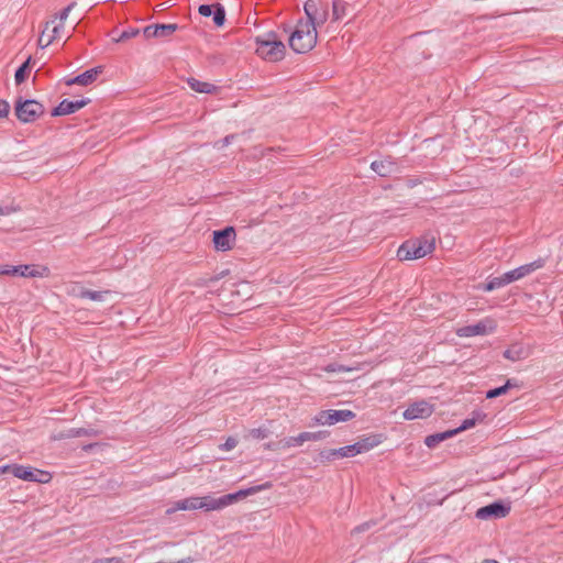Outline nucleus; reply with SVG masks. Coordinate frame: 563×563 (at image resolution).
Wrapping results in <instances>:
<instances>
[{
	"label": "nucleus",
	"instance_id": "2eb2a0df",
	"mask_svg": "<svg viewBox=\"0 0 563 563\" xmlns=\"http://www.w3.org/2000/svg\"><path fill=\"white\" fill-rule=\"evenodd\" d=\"M545 262H547L545 258L539 257L538 260H536L531 263L521 265V266L512 269L516 280H519V279L532 274L533 272L544 267Z\"/></svg>",
	"mask_w": 563,
	"mask_h": 563
},
{
	"label": "nucleus",
	"instance_id": "a19ab883",
	"mask_svg": "<svg viewBox=\"0 0 563 563\" xmlns=\"http://www.w3.org/2000/svg\"><path fill=\"white\" fill-rule=\"evenodd\" d=\"M496 288H499V287H498V284L496 282L495 277L488 279V282L485 284L478 285V289H482L484 291H493Z\"/></svg>",
	"mask_w": 563,
	"mask_h": 563
},
{
	"label": "nucleus",
	"instance_id": "7c9ffc66",
	"mask_svg": "<svg viewBox=\"0 0 563 563\" xmlns=\"http://www.w3.org/2000/svg\"><path fill=\"white\" fill-rule=\"evenodd\" d=\"M306 441H305L303 432H301L296 437L285 438L280 443H282L283 448H294V446H299V445L303 444Z\"/></svg>",
	"mask_w": 563,
	"mask_h": 563
},
{
	"label": "nucleus",
	"instance_id": "09e8293b",
	"mask_svg": "<svg viewBox=\"0 0 563 563\" xmlns=\"http://www.w3.org/2000/svg\"><path fill=\"white\" fill-rule=\"evenodd\" d=\"M372 522L367 521V522H363L361 525H358L357 527H355L353 529V532L354 533H361V532H364L366 530H368L371 527H372Z\"/></svg>",
	"mask_w": 563,
	"mask_h": 563
},
{
	"label": "nucleus",
	"instance_id": "423d86ee",
	"mask_svg": "<svg viewBox=\"0 0 563 563\" xmlns=\"http://www.w3.org/2000/svg\"><path fill=\"white\" fill-rule=\"evenodd\" d=\"M271 486H272V484L269 482H266L264 484L255 485L252 487L239 489L238 492H234V493L222 495V496H220L221 501H222V507L225 508L230 505H233L247 496L266 490V489L271 488Z\"/></svg>",
	"mask_w": 563,
	"mask_h": 563
},
{
	"label": "nucleus",
	"instance_id": "79ce46f5",
	"mask_svg": "<svg viewBox=\"0 0 563 563\" xmlns=\"http://www.w3.org/2000/svg\"><path fill=\"white\" fill-rule=\"evenodd\" d=\"M76 5L75 2H71L66 8H64L58 14L57 18L59 20V23L64 24V21L68 18L69 12L73 10V8Z\"/></svg>",
	"mask_w": 563,
	"mask_h": 563
},
{
	"label": "nucleus",
	"instance_id": "e433bc0d",
	"mask_svg": "<svg viewBox=\"0 0 563 563\" xmlns=\"http://www.w3.org/2000/svg\"><path fill=\"white\" fill-rule=\"evenodd\" d=\"M435 241L437 238L434 235L429 236V234L424 233V256L434 251Z\"/></svg>",
	"mask_w": 563,
	"mask_h": 563
},
{
	"label": "nucleus",
	"instance_id": "393cba45",
	"mask_svg": "<svg viewBox=\"0 0 563 563\" xmlns=\"http://www.w3.org/2000/svg\"><path fill=\"white\" fill-rule=\"evenodd\" d=\"M178 30V24H155L153 32L156 33L157 37H167Z\"/></svg>",
	"mask_w": 563,
	"mask_h": 563
},
{
	"label": "nucleus",
	"instance_id": "a18cd8bd",
	"mask_svg": "<svg viewBox=\"0 0 563 563\" xmlns=\"http://www.w3.org/2000/svg\"><path fill=\"white\" fill-rule=\"evenodd\" d=\"M10 111V104L5 100H0V118H7Z\"/></svg>",
	"mask_w": 563,
	"mask_h": 563
},
{
	"label": "nucleus",
	"instance_id": "ddd939ff",
	"mask_svg": "<svg viewBox=\"0 0 563 563\" xmlns=\"http://www.w3.org/2000/svg\"><path fill=\"white\" fill-rule=\"evenodd\" d=\"M371 168L380 177H389L398 170L397 164L389 158L372 162Z\"/></svg>",
	"mask_w": 563,
	"mask_h": 563
},
{
	"label": "nucleus",
	"instance_id": "6e6552de",
	"mask_svg": "<svg viewBox=\"0 0 563 563\" xmlns=\"http://www.w3.org/2000/svg\"><path fill=\"white\" fill-rule=\"evenodd\" d=\"M399 261H410L422 257V239L405 241L397 250Z\"/></svg>",
	"mask_w": 563,
	"mask_h": 563
},
{
	"label": "nucleus",
	"instance_id": "58836bf2",
	"mask_svg": "<svg viewBox=\"0 0 563 563\" xmlns=\"http://www.w3.org/2000/svg\"><path fill=\"white\" fill-rule=\"evenodd\" d=\"M269 434V430L267 428H254L250 431V435L253 438V439H256V440H263V439H266Z\"/></svg>",
	"mask_w": 563,
	"mask_h": 563
},
{
	"label": "nucleus",
	"instance_id": "13d9d810",
	"mask_svg": "<svg viewBox=\"0 0 563 563\" xmlns=\"http://www.w3.org/2000/svg\"><path fill=\"white\" fill-rule=\"evenodd\" d=\"M40 44L43 46V42H45V38H44V32L42 33L40 40H38Z\"/></svg>",
	"mask_w": 563,
	"mask_h": 563
},
{
	"label": "nucleus",
	"instance_id": "b1692460",
	"mask_svg": "<svg viewBox=\"0 0 563 563\" xmlns=\"http://www.w3.org/2000/svg\"><path fill=\"white\" fill-rule=\"evenodd\" d=\"M328 20V4L322 3L320 8L317 10L316 14L311 20H306V22H311V24L317 29V25L323 24Z\"/></svg>",
	"mask_w": 563,
	"mask_h": 563
},
{
	"label": "nucleus",
	"instance_id": "4d7b16f0",
	"mask_svg": "<svg viewBox=\"0 0 563 563\" xmlns=\"http://www.w3.org/2000/svg\"><path fill=\"white\" fill-rule=\"evenodd\" d=\"M424 416L430 415L432 412V408H428L427 404L424 402V409H423Z\"/></svg>",
	"mask_w": 563,
	"mask_h": 563
},
{
	"label": "nucleus",
	"instance_id": "9b49d317",
	"mask_svg": "<svg viewBox=\"0 0 563 563\" xmlns=\"http://www.w3.org/2000/svg\"><path fill=\"white\" fill-rule=\"evenodd\" d=\"M101 73H102V67L97 66V67L90 68L73 78L66 79L65 84L67 86H73V85L88 86V85L92 84L97 79L98 75Z\"/></svg>",
	"mask_w": 563,
	"mask_h": 563
},
{
	"label": "nucleus",
	"instance_id": "a211bd4d",
	"mask_svg": "<svg viewBox=\"0 0 563 563\" xmlns=\"http://www.w3.org/2000/svg\"><path fill=\"white\" fill-rule=\"evenodd\" d=\"M330 411V424L333 426L339 422H346L355 418V412L349 409H329Z\"/></svg>",
	"mask_w": 563,
	"mask_h": 563
},
{
	"label": "nucleus",
	"instance_id": "6e6d98bb",
	"mask_svg": "<svg viewBox=\"0 0 563 563\" xmlns=\"http://www.w3.org/2000/svg\"><path fill=\"white\" fill-rule=\"evenodd\" d=\"M504 357L507 358V360H511V361H515L516 357L512 355L511 351L510 350H506L504 352Z\"/></svg>",
	"mask_w": 563,
	"mask_h": 563
},
{
	"label": "nucleus",
	"instance_id": "c85d7f7f",
	"mask_svg": "<svg viewBox=\"0 0 563 563\" xmlns=\"http://www.w3.org/2000/svg\"><path fill=\"white\" fill-rule=\"evenodd\" d=\"M211 16H212L213 23L217 26H222L225 22L224 7L221 3L217 2L216 10L213 11V14Z\"/></svg>",
	"mask_w": 563,
	"mask_h": 563
},
{
	"label": "nucleus",
	"instance_id": "c9c22d12",
	"mask_svg": "<svg viewBox=\"0 0 563 563\" xmlns=\"http://www.w3.org/2000/svg\"><path fill=\"white\" fill-rule=\"evenodd\" d=\"M140 33V30L136 27H129L128 30H124L117 38H114L115 42H123L126 40H130L134 36H136Z\"/></svg>",
	"mask_w": 563,
	"mask_h": 563
},
{
	"label": "nucleus",
	"instance_id": "f8f14e48",
	"mask_svg": "<svg viewBox=\"0 0 563 563\" xmlns=\"http://www.w3.org/2000/svg\"><path fill=\"white\" fill-rule=\"evenodd\" d=\"M354 449L350 448V445H345L339 449H330V450H322L319 453V461L320 462H327L334 460L336 457L344 459V457H354Z\"/></svg>",
	"mask_w": 563,
	"mask_h": 563
},
{
	"label": "nucleus",
	"instance_id": "c756f323",
	"mask_svg": "<svg viewBox=\"0 0 563 563\" xmlns=\"http://www.w3.org/2000/svg\"><path fill=\"white\" fill-rule=\"evenodd\" d=\"M107 294H108V291L84 289L80 292V297L90 299L92 301H102Z\"/></svg>",
	"mask_w": 563,
	"mask_h": 563
},
{
	"label": "nucleus",
	"instance_id": "37998d69",
	"mask_svg": "<svg viewBox=\"0 0 563 563\" xmlns=\"http://www.w3.org/2000/svg\"><path fill=\"white\" fill-rule=\"evenodd\" d=\"M18 208L12 205H0V216H9L15 212Z\"/></svg>",
	"mask_w": 563,
	"mask_h": 563
},
{
	"label": "nucleus",
	"instance_id": "f03ea898",
	"mask_svg": "<svg viewBox=\"0 0 563 563\" xmlns=\"http://www.w3.org/2000/svg\"><path fill=\"white\" fill-rule=\"evenodd\" d=\"M256 54L268 62H279L286 53V45L275 32H267L255 37Z\"/></svg>",
	"mask_w": 563,
	"mask_h": 563
},
{
	"label": "nucleus",
	"instance_id": "20e7f679",
	"mask_svg": "<svg viewBox=\"0 0 563 563\" xmlns=\"http://www.w3.org/2000/svg\"><path fill=\"white\" fill-rule=\"evenodd\" d=\"M13 476L25 482L41 484L48 483L52 478L49 472L21 464H16V467H13Z\"/></svg>",
	"mask_w": 563,
	"mask_h": 563
},
{
	"label": "nucleus",
	"instance_id": "7ed1b4c3",
	"mask_svg": "<svg viewBox=\"0 0 563 563\" xmlns=\"http://www.w3.org/2000/svg\"><path fill=\"white\" fill-rule=\"evenodd\" d=\"M44 113V106L35 99L19 98L15 102L16 118L23 123H31Z\"/></svg>",
	"mask_w": 563,
	"mask_h": 563
},
{
	"label": "nucleus",
	"instance_id": "39448f33",
	"mask_svg": "<svg viewBox=\"0 0 563 563\" xmlns=\"http://www.w3.org/2000/svg\"><path fill=\"white\" fill-rule=\"evenodd\" d=\"M497 328L496 321L492 318H485L476 324L457 328L455 333L460 338H470L475 335H486L493 333Z\"/></svg>",
	"mask_w": 563,
	"mask_h": 563
},
{
	"label": "nucleus",
	"instance_id": "603ef678",
	"mask_svg": "<svg viewBox=\"0 0 563 563\" xmlns=\"http://www.w3.org/2000/svg\"><path fill=\"white\" fill-rule=\"evenodd\" d=\"M236 440L233 439V438H229L223 444H222V448L225 450V451H230L232 449H234L236 446Z\"/></svg>",
	"mask_w": 563,
	"mask_h": 563
},
{
	"label": "nucleus",
	"instance_id": "cd10ccee",
	"mask_svg": "<svg viewBox=\"0 0 563 563\" xmlns=\"http://www.w3.org/2000/svg\"><path fill=\"white\" fill-rule=\"evenodd\" d=\"M321 4V0H307L305 2L303 11L307 15V20H311L313 18Z\"/></svg>",
	"mask_w": 563,
	"mask_h": 563
},
{
	"label": "nucleus",
	"instance_id": "6ab92c4d",
	"mask_svg": "<svg viewBox=\"0 0 563 563\" xmlns=\"http://www.w3.org/2000/svg\"><path fill=\"white\" fill-rule=\"evenodd\" d=\"M201 498V509L205 510V511H213V510H221L223 509L222 507V501H221V498L220 497H213V496H203V497H200Z\"/></svg>",
	"mask_w": 563,
	"mask_h": 563
},
{
	"label": "nucleus",
	"instance_id": "ea45409f",
	"mask_svg": "<svg viewBox=\"0 0 563 563\" xmlns=\"http://www.w3.org/2000/svg\"><path fill=\"white\" fill-rule=\"evenodd\" d=\"M216 10V3L213 4H200L198 8V12L202 16H211L213 14V11Z\"/></svg>",
	"mask_w": 563,
	"mask_h": 563
},
{
	"label": "nucleus",
	"instance_id": "0eeeda50",
	"mask_svg": "<svg viewBox=\"0 0 563 563\" xmlns=\"http://www.w3.org/2000/svg\"><path fill=\"white\" fill-rule=\"evenodd\" d=\"M212 235L214 249L219 252H227L232 249L236 233L233 227H225L221 230L213 231Z\"/></svg>",
	"mask_w": 563,
	"mask_h": 563
},
{
	"label": "nucleus",
	"instance_id": "9d476101",
	"mask_svg": "<svg viewBox=\"0 0 563 563\" xmlns=\"http://www.w3.org/2000/svg\"><path fill=\"white\" fill-rule=\"evenodd\" d=\"M88 103H90L89 98H82L79 100H68L63 99L53 110L52 115L53 117H62V115H68L77 112L78 110L86 107Z\"/></svg>",
	"mask_w": 563,
	"mask_h": 563
},
{
	"label": "nucleus",
	"instance_id": "f704fd0d",
	"mask_svg": "<svg viewBox=\"0 0 563 563\" xmlns=\"http://www.w3.org/2000/svg\"><path fill=\"white\" fill-rule=\"evenodd\" d=\"M495 278H496V282H497L499 288L504 287V286H506L508 284H511L514 282H517L512 271H509V272L503 274L501 276H498V277H495Z\"/></svg>",
	"mask_w": 563,
	"mask_h": 563
},
{
	"label": "nucleus",
	"instance_id": "2f4dec72",
	"mask_svg": "<svg viewBox=\"0 0 563 563\" xmlns=\"http://www.w3.org/2000/svg\"><path fill=\"white\" fill-rule=\"evenodd\" d=\"M329 435H330V432L327 430H320V431H316V432H309V431L303 432L306 442L307 441H313V442L321 441Z\"/></svg>",
	"mask_w": 563,
	"mask_h": 563
},
{
	"label": "nucleus",
	"instance_id": "412c9836",
	"mask_svg": "<svg viewBox=\"0 0 563 563\" xmlns=\"http://www.w3.org/2000/svg\"><path fill=\"white\" fill-rule=\"evenodd\" d=\"M12 272H14V276L21 277H40L42 274L35 269L34 265H16L12 267Z\"/></svg>",
	"mask_w": 563,
	"mask_h": 563
},
{
	"label": "nucleus",
	"instance_id": "49530a36",
	"mask_svg": "<svg viewBox=\"0 0 563 563\" xmlns=\"http://www.w3.org/2000/svg\"><path fill=\"white\" fill-rule=\"evenodd\" d=\"M63 29H64V24H62V23H59L58 25H55V26L53 27V33H54V34H53V36H49V37L47 38V41H46V43L43 45V47L48 46V45L52 43V41L56 37V35L58 34L59 30H63Z\"/></svg>",
	"mask_w": 563,
	"mask_h": 563
},
{
	"label": "nucleus",
	"instance_id": "4468645a",
	"mask_svg": "<svg viewBox=\"0 0 563 563\" xmlns=\"http://www.w3.org/2000/svg\"><path fill=\"white\" fill-rule=\"evenodd\" d=\"M380 443L379 435H368L364 437L357 442L350 444V448L354 449L355 456L365 452H368L369 450L374 449Z\"/></svg>",
	"mask_w": 563,
	"mask_h": 563
},
{
	"label": "nucleus",
	"instance_id": "052dcab7",
	"mask_svg": "<svg viewBox=\"0 0 563 563\" xmlns=\"http://www.w3.org/2000/svg\"><path fill=\"white\" fill-rule=\"evenodd\" d=\"M96 444H88V445H85L84 449L85 450H89V449H92Z\"/></svg>",
	"mask_w": 563,
	"mask_h": 563
},
{
	"label": "nucleus",
	"instance_id": "de8ad7c7",
	"mask_svg": "<svg viewBox=\"0 0 563 563\" xmlns=\"http://www.w3.org/2000/svg\"><path fill=\"white\" fill-rule=\"evenodd\" d=\"M13 467H16V463L5 464V465L0 466V475H3V474L13 475Z\"/></svg>",
	"mask_w": 563,
	"mask_h": 563
},
{
	"label": "nucleus",
	"instance_id": "4c0bfd02",
	"mask_svg": "<svg viewBox=\"0 0 563 563\" xmlns=\"http://www.w3.org/2000/svg\"><path fill=\"white\" fill-rule=\"evenodd\" d=\"M324 371L328 373H344L352 371V368L338 363H331L324 367Z\"/></svg>",
	"mask_w": 563,
	"mask_h": 563
},
{
	"label": "nucleus",
	"instance_id": "c03bdc74",
	"mask_svg": "<svg viewBox=\"0 0 563 563\" xmlns=\"http://www.w3.org/2000/svg\"><path fill=\"white\" fill-rule=\"evenodd\" d=\"M91 563H122L121 558L112 556V558H99L93 560Z\"/></svg>",
	"mask_w": 563,
	"mask_h": 563
},
{
	"label": "nucleus",
	"instance_id": "864d4df0",
	"mask_svg": "<svg viewBox=\"0 0 563 563\" xmlns=\"http://www.w3.org/2000/svg\"><path fill=\"white\" fill-rule=\"evenodd\" d=\"M235 139V135L234 134H229L227 136H224L221 141H219V143H221V146H228L229 144L232 143V141Z\"/></svg>",
	"mask_w": 563,
	"mask_h": 563
},
{
	"label": "nucleus",
	"instance_id": "72a5a7b5",
	"mask_svg": "<svg viewBox=\"0 0 563 563\" xmlns=\"http://www.w3.org/2000/svg\"><path fill=\"white\" fill-rule=\"evenodd\" d=\"M330 411L329 409L327 410H321L319 411L313 418H312V421L314 424H319V426H331L330 424Z\"/></svg>",
	"mask_w": 563,
	"mask_h": 563
},
{
	"label": "nucleus",
	"instance_id": "8fccbe9b",
	"mask_svg": "<svg viewBox=\"0 0 563 563\" xmlns=\"http://www.w3.org/2000/svg\"><path fill=\"white\" fill-rule=\"evenodd\" d=\"M155 24L147 25L143 29V34L146 38L157 37L156 33L153 32Z\"/></svg>",
	"mask_w": 563,
	"mask_h": 563
},
{
	"label": "nucleus",
	"instance_id": "a878e982",
	"mask_svg": "<svg viewBox=\"0 0 563 563\" xmlns=\"http://www.w3.org/2000/svg\"><path fill=\"white\" fill-rule=\"evenodd\" d=\"M31 59V56H29V58L24 63H22L15 70L14 79L16 85L22 84L26 79L27 74L30 71Z\"/></svg>",
	"mask_w": 563,
	"mask_h": 563
},
{
	"label": "nucleus",
	"instance_id": "473e14b6",
	"mask_svg": "<svg viewBox=\"0 0 563 563\" xmlns=\"http://www.w3.org/2000/svg\"><path fill=\"white\" fill-rule=\"evenodd\" d=\"M344 10V3L342 0H332V14L334 21L343 18L345 13Z\"/></svg>",
	"mask_w": 563,
	"mask_h": 563
},
{
	"label": "nucleus",
	"instance_id": "4be33fe9",
	"mask_svg": "<svg viewBox=\"0 0 563 563\" xmlns=\"http://www.w3.org/2000/svg\"><path fill=\"white\" fill-rule=\"evenodd\" d=\"M512 387H519V385L517 384V382L515 379H507L505 385L497 387V388L489 389L486 393V398L493 399V398L499 397V396L506 394Z\"/></svg>",
	"mask_w": 563,
	"mask_h": 563
},
{
	"label": "nucleus",
	"instance_id": "5fc2aeb1",
	"mask_svg": "<svg viewBox=\"0 0 563 563\" xmlns=\"http://www.w3.org/2000/svg\"><path fill=\"white\" fill-rule=\"evenodd\" d=\"M12 267L11 265H3V266H0V274L1 275H13L14 276V272H12Z\"/></svg>",
	"mask_w": 563,
	"mask_h": 563
},
{
	"label": "nucleus",
	"instance_id": "1a4fd4ad",
	"mask_svg": "<svg viewBox=\"0 0 563 563\" xmlns=\"http://www.w3.org/2000/svg\"><path fill=\"white\" fill-rule=\"evenodd\" d=\"M509 511L510 506L505 505L501 501H495L477 509L476 517L483 520L489 518H504L509 514Z\"/></svg>",
	"mask_w": 563,
	"mask_h": 563
},
{
	"label": "nucleus",
	"instance_id": "3c124183",
	"mask_svg": "<svg viewBox=\"0 0 563 563\" xmlns=\"http://www.w3.org/2000/svg\"><path fill=\"white\" fill-rule=\"evenodd\" d=\"M475 424V421L473 419H466L463 421V423L461 424V427L456 428L455 430H457V433L463 431V430H466L468 428H472L474 427Z\"/></svg>",
	"mask_w": 563,
	"mask_h": 563
},
{
	"label": "nucleus",
	"instance_id": "aec40b11",
	"mask_svg": "<svg viewBox=\"0 0 563 563\" xmlns=\"http://www.w3.org/2000/svg\"><path fill=\"white\" fill-rule=\"evenodd\" d=\"M201 498L197 496H191L176 503V508L179 510H197L201 509Z\"/></svg>",
	"mask_w": 563,
	"mask_h": 563
},
{
	"label": "nucleus",
	"instance_id": "f257e3e1",
	"mask_svg": "<svg viewBox=\"0 0 563 563\" xmlns=\"http://www.w3.org/2000/svg\"><path fill=\"white\" fill-rule=\"evenodd\" d=\"M317 37V29L311 22L299 20L296 29L289 36V46L295 53L305 54L316 46Z\"/></svg>",
	"mask_w": 563,
	"mask_h": 563
},
{
	"label": "nucleus",
	"instance_id": "bf43d9fd",
	"mask_svg": "<svg viewBox=\"0 0 563 563\" xmlns=\"http://www.w3.org/2000/svg\"><path fill=\"white\" fill-rule=\"evenodd\" d=\"M483 563H499L496 560H484Z\"/></svg>",
	"mask_w": 563,
	"mask_h": 563
},
{
	"label": "nucleus",
	"instance_id": "bb28decb",
	"mask_svg": "<svg viewBox=\"0 0 563 563\" xmlns=\"http://www.w3.org/2000/svg\"><path fill=\"white\" fill-rule=\"evenodd\" d=\"M99 434V431L92 428H71L68 431L69 438H77V437H97Z\"/></svg>",
	"mask_w": 563,
	"mask_h": 563
},
{
	"label": "nucleus",
	"instance_id": "5701e85b",
	"mask_svg": "<svg viewBox=\"0 0 563 563\" xmlns=\"http://www.w3.org/2000/svg\"><path fill=\"white\" fill-rule=\"evenodd\" d=\"M406 420H413L422 417V400L415 401L402 413Z\"/></svg>",
	"mask_w": 563,
	"mask_h": 563
},
{
	"label": "nucleus",
	"instance_id": "f3484780",
	"mask_svg": "<svg viewBox=\"0 0 563 563\" xmlns=\"http://www.w3.org/2000/svg\"><path fill=\"white\" fill-rule=\"evenodd\" d=\"M455 434H457V430H446V431H443V432L433 433V434H430V435L424 438V444L428 448L433 449L440 442H442L444 440H448V439L454 437Z\"/></svg>",
	"mask_w": 563,
	"mask_h": 563
},
{
	"label": "nucleus",
	"instance_id": "dca6fc26",
	"mask_svg": "<svg viewBox=\"0 0 563 563\" xmlns=\"http://www.w3.org/2000/svg\"><path fill=\"white\" fill-rule=\"evenodd\" d=\"M188 86L196 92L199 93H214L218 90V87L211 82L200 81L194 77L187 79Z\"/></svg>",
	"mask_w": 563,
	"mask_h": 563
}]
</instances>
